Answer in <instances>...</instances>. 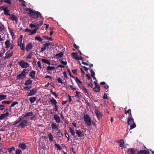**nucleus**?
<instances>
[{
	"mask_svg": "<svg viewBox=\"0 0 154 154\" xmlns=\"http://www.w3.org/2000/svg\"><path fill=\"white\" fill-rule=\"evenodd\" d=\"M74 79H75V81H76V82L78 84V85L79 83L81 84H82V81L80 80L77 77H75V78Z\"/></svg>",
	"mask_w": 154,
	"mask_h": 154,
	"instance_id": "38",
	"label": "nucleus"
},
{
	"mask_svg": "<svg viewBox=\"0 0 154 154\" xmlns=\"http://www.w3.org/2000/svg\"><path fill=\"white\" fill-rule=\"evenodd\" d=\"M9 32L10 33L11 35L13 36L14 35V30L12 29H9Z\"/></svg>",
	"mask_w": 154,
	"mask_h": 154,
	"instance_id": "60",
	"label": "nucleus"
},
{
	"mask_svg": "<svg viewBox=\"0 0 154 154\" xmlns=\"http://www.w3.org/2000/svg\"><path fill=\"white\" fill-rule=\"evenodd\" d=\"M19 64L22 68H27L29 65L28 63L24 61L23 60H22L19 62Z\"/></svg>",
	"mask_w": 154,
	"mask_h": 154,
	"instance_id": "6",
	"label": "nucleus"
},
{
	"mask_svg": "<svg viewBox=\"0 0 154 154\" xmlns=\"http://www.w3.org/2000/svg\"><path fill=\"white\" fill-rule=\"evenodd\" d=\"M23 37V36L22 35H21L20 36L18 39L17 42L18 46L20 47L22 50L24 51L26 50V49L24 46V44L23 43L22 44Z\"/></svg>",
	"mask_w": 154,
	"mask_h": 154,
	"instance_id": "4",
	"label": "nucleus"
},
{
	"mask_svg": "<svg viewBox=\"0 0 154 154\" xmlns=\"http://www.w3.org/2000/svg\"><path fill=\"white\" fill-rule=\"evenodd\" d=\"M5 3H7L8 4L10 5L11 3V0H5Z\"/></svg>",
	"mask_w": 154,
	"mask_h": 154,
	"instance_id": "63",
	"label": "nucleus"
},
{
	"mask_svg": "<svg viewBox=\"0 0 154 154\" xmlns=\"http://www.w3.org/2000/svg\"><path fill=\"white\" fill-rule=\"evenodd\" d=\"M65 137L68 139L67 140L69 141L70 139L69 134L68 133H67V131L66 130H65Z\"/></svg>",
	"mask_w": 154,
	"mask_h": 154,
	"instance_id": "43",
	"label": "nucleus"
},
{
	"mask_svg": "<svg viewBox=\"0 0 154 154\" xmlns=\"http://www.w3.org/2000/svg\"><path fill=\"white\" fill-rule=\"evenodd\" d=\"M32 82V81L31 79H28L25 81L24 83L25 85H29L30 84H31Z\"/></svg>",
	"mask_w": 154,
	"mask_h": 154,
	"instance_id": "28",
	"label": "nucleus"
},
{
	"mask_svg": "<svg viewBox=\"0 0 154 154\" xmlns=\"http://www.w3.org/2000/svg\"><path fill=\"white\" fill-rule=\"evenodd\" d=\"M31 88H32V86H26L24 87L23 88L26 91V90H28L31 89Z\"/></svg>",
	"mask_w": 154,
	"mask_h": 154,
	"instance_id": "53",
	"label": "nucleus"
},
{
	"mask_svg": "<svg viewBox=\"0 0 154 154\" xmlns=\"http://www.w3.org/2000/svg\"><path fill=\"white\" fill-rule=\"evenodd\" d=\"M83 119L85 124L88 126H90L92 124V120L90 116L87 114H84L83 116Z\"/></svg>",
	"mask_w": 154,
	"mask_h": 154,
	"instance_id": "2",
	"label": "nucleus"
},
{
	"mask_svg": "<svg viewBox=\"0 0 154 154\" xmlns=\"http://www.w3.org/2000/svg\"><path fill=\"white\" fill-rule=\"evenodd\" d=\"M90 71L91 73V77H93V76H94L95 75V73L94 71L93 70L91 69H90Z\"/></svg>",
	"mask_w": 154,
	"mask_h": 154,
	"instance_id": "50",
	"label": "nucleus"
},
{
	"mask_svg": "<svg viewBox=\"0 0 154 154\" xmlns=\"http://www.w3.org/2000/svg\"><path fill=\"white\" fill-rule=\"evenodd\" d=\"M28 123V121L26 119H25L22 121L20 123L19 125L17 127L19 128H24L26 126V125Z\"/></svg>",
	"mask_w": 154,
	"mask_h": 154,
	"instance_id": "7",
	"label": "nucleus"
},
{
	"mask_svg": "<svg viewBox=\"0 0 154 154\" xmlns=\"http://www.w3.org/2000/svg\"><path fill=\"white\" fill-rule=\"evenodd\" d=\"M55 69L54 66H48L47 68V69L48 71H50L52 70H54Z\"/></svg>",
	"mask_w": 154,
	"mask_h": 154,
	"instance_id": "45",
	"label": "nucleus"
},
{
	"mask_svg": "<svg viewBox=\"0 0 154 154\" xmlns=\"http://www.w3.org/2000/svg\"><path fill=\"white\" fill-rule=\"evenodd\" d=\"M18 146L20 148L24 150L26 148V146L25 143L22 142L19 144Z\"/></svg>",
	"mask_w": 154,
	"mask_h": 154,
	"instance_id": "15",
	"label": "nucleus"
},
{
	"mask_svg": "<svg viewBox=\"0 0 154 154\" xmlns=\"http://www.w3.org/2000/svg\"><path fill=\"white\" fill-rule=\"evenodd\" d=\"M54 119L55 120L56 122L57 123L61 122L60 119L58 115L55 114L54 116Z\"/></svg>",
	"mask_w": 154,
	"mask_h": 154,
	"instance_id": "11",
	"label": "nucleus"
},
{
	"mask_svg": "<svg viewBox=\"0 0 154 154\" xmlns=\"http://www.w3.org/2000/svg\"><path fill=\"white\" fill-rule=\"evenodd\" d=\"M63 55V53L62 52H60L58 54H57L55 55V57L57 59L61 58Z\"/></svg>",
	"mask_w": 154,
	"mask_h": 154,
	"instance_id": "25",
	"label": "nucleus"
},
{
	"mask_svg": "<svg viewBox=\"0 0 154 154\" xmlns=\"http://www.w3.org/2000/svg\"><path fill=\"white\" fill-rule=\"evenodd\" d=\"M71 56L72 57L77 60L78 58L77 53L76 52H72L71 53Z\"/></svg>",
	"mask_w": 154,
	"mask_h": 154,
	"instance_id": "31",
	"label": "nucleus"
},
{
	"mask_svg": "<svg viewBox=\"0 0 154 154\" xmlns=\"http://www.w3.org/2000/svg\"><path fill=\"white\" fill-rule=\"evenodd\" d=\"M38 24L37 23H35L34 24H31L30 26L32 28H35L37 27L38 26Z\"/></svg>",
	"mask_w": 154,
	"mask_h": 154,
	"instance_id": "42",
	"label": "nucleus"
},
{
	"mask_svg": "<svg viewBox=\"0 0 154 154\" xmlns=\"http://www.w3.org/2000/svg\"><path fill=\"white\" fill-rule=\"evenodd\" d=\"M26 11H29L28 14L32 18L36 19L40 17L41 18H42L41 14L39 11H36L30 8L26 9Z\"/></svg>",
	"mask_w": 154,
	"mask_h": 154,
	"instance_id": "1",
	"label": "nucleus"
},
{
	"mask_svg": "<svg viewBox=\"0 0 154 154\" xmlns=\"http://www.w3.org/2000/svg\"><path fill=\"white\" fill-rule=\"evenodd\" d=\"M15 148L14 147H13L11 148H9L8 149V150L9 153H11L12 151V150H15Z\"/></svg>",
	"mask_w": 154,
	"mask_h": 154,
	"instance_id": "47",
	"label": "nucleus"
},
{
	"mask_svg": "<svg viewBox=\"0 0 154 154\" xmlns=\"http://www.w3.org/2000/svg\"><path fill=\"white\" fill-rule=\"evenodd\" d=\"M49 100L54 105H56L57 104V102L56 100L52 97V98H49Z\"/></svg>",
	"mask_w": 154,
	"mask_h": 154,
	"instance_id": "24",
	"label": "nucleus"
},
{
	"mask_svg": "<svg viewBox=\"0 0 154 154\" xmlns=\"http://www.w3.org/2000/svg\"><path fill=\"white\" fill-rule=\"evenodd\" d=\"M54 145L57 147V149L59 150H62V148L59 144L56 143L54 144Z\"/></svg>",
	"mask_w": 154,
	"mask_h": 154,
	"instance_id": "40",
	"label": "nucleus"
},
{
	"mask_svg": "<svg viewBox=\"0 0 154 154\" xmlns=\"http://www.w3.org/2000/svg\"><path fill=\"white\" fill-rule=\"evenodd\" d=\"M10 20H14L16 22H17L18 18L14 15L11 14L10 16Z\"/></svg>",
	"mask_w": 154,
	"mask_h": 154,
	"instance_id": "21",
	"label": "nucleus"
},
{
	"mask_svg": "<svg viewBox=\"0 0 154 154\" xmlns=\"http://www.w3.org/2000/svg\"><path fill=\"white\" fill-rule=\"evenodd\" d=\"M5 45L6 46V48H9L10 46V43L9 40H7L5 42Z\"/></svg>",
	"mask_w": 154,
	"mask_h": 154,
	"instance_id": "29",
	"label": "nucleus"
},
{
	"mask_svg": "<svg viewBox=\"0 0 154 154\" xmlns=\"http://www.w3.org/2000/svg\"><path fill=\"white\" fill-rule=\"evenodd\" d=\"M35 40H38L39 42H42V38L38 35H37L35 37Z\"/></svg>",
	"mask_w": 154,
	"mask_h": 154,
	"instance_id": "33",
	"label": "nucleus"
},
{
	"mask_svg": "<svg viewBox=\"0 0 154 154\" xmlns=\"http://www.w3.org/2000/svg\"><path fill=\"white\" fill-rule=\"evenodd\" d=\"M131 124L133 123V124L131 126L130 128V130L132 129L135 127H136V125L135 123L134 122V121L133 122H131Z\"/></svg>",
	"mask_w": 154,
	"mask_h": 154,
	"instance_id": "36",
	"label": "nucleus"
},
{
	"mask_svg": "<svg viewBox=\"0 0 154 154\" xmlns=\"http://www.w3.org/2000/svg\"><path fill=\"white\" fill-rule=\"evenodd\" d=\"M69 131L71 134L73 136L75 135V132L74 130H73L71 127L69 128Z\"/></svg>",
	"mask_w": 154,
	"mask_h": 154,
	"instance_id": "44",
	"label": "nucleus"
},
{
	"mask_svg": "<svg viewBox=\"0 0 154 154\" xmlns=\"http://www.w3.org/2000/svg\"><path fill=\"white\" fill-rule=\"evenodd\" d=\"M59 61L60 63L62 64H63L64 65H66L67 64V63L66 61L65 62L63 60H60Z\"/></svg>",
	"mask_w": 154,
	"mask_h": 154,
	"instance_id": "54",
	"label": "nucleus"
},
{
	"mask_svg": "<svg viewBox=\"0 0 154 154\" xmlns=\"http://www.w3.org/2000/svg\"><path fill=\"white\" fill-rule=\"evenodd\" d=\"M149 151L146 150H140L138 152L137 154H149Z\"/></svg>",
	"mask_w": 154,
	"mask_h": 154,
	"instance_id": "13",
	"label": "nucleus"
},
{
	"mask_svg": "<svg viewBox=\"0 0 154 154\" xmlns=\"http://www.w3.org/2000/svg\"><path fill=\"white\" fill-rule=\"evenodd\" d=\"M92 80H91V81L90 82L89 84L88 85V86H90L91 88H92L93 87V84L92 83Z\"/></svg>",
	"mask_w": 154,
	"mask_h": 154,
	"instance_id": "62",
	"label": "nucleus"
},
{
	"mask_svg": "<svg viewBox=\"0 0 154 154\" xmlns=\"http://www.w3.org/2000/svg\"><path fill=\"white\" fill-rule=\"evenodd\" d=\"M39 28V26H38L37 28L33 30L31 29L30 32H29V35H33L36 32L38 28Z\"/></svg>",
	"mask_w": 154,
	"mask_h": 154,
	"instance_id": "22",
	"label": "nucleus"
},
{
	"mask_svg": "<svg viewBox=\"0 0 154 154\" xmlns=\"http://www.w3.org/2000/svg\"><path fill=\"white\" fill-rule=\"evenodd\" d=\"M5 29L4 26L3 25H0V31L2 32V30Z\"/></svg>",
	"mask_w": 154,
	"mask_h": 154,
	"instance_id": "55",
	"label": "nucleus"
},
{
	"mask_svg": "<svg viewBox=\"0 0 154 154\" xmlns=\"http://www.w3.org/2000/svg\"><path fill=\"white\" fill-rule=\"evenodd\" d=\"M95 113L97 119L101 118L103 116V114L100 112L97 109H96L95 111Z\"/></svg>",
	"mask_w": 154,
	"mask_h": 154,
	"instance_id": "10",
	"label": "nucleus"
},
{
	"mask_svg": "<svg viewBox=\"0 0 154 154\" xmlns=\"http://www.w3.org/2000/svg\"><path fill=\"white\" fill-rule=\"evenodd\" d=\"M76 93L75 95V97L77 98H79L81 96V95L79 94L78 91H76L75 92Z\"/></svg>",
	"mask_w": 154,
	"mask_h": 154,
	"instance_id": "46",
	"label": "nucleus"
},
{
	"mask_svg": "<svg viewBox=\"0 0 154 154\" xmlns=\"http://www.w3.org/2000/svg\"><path fill=\"white\" fill-rule=\"evenodd\" d=\"M76 134L79 137H82V131L80 129L76 130Z\"/></svg>",
	"mask_w": 154,
	"mask_h": 154,
	"instance_id": "16",
	"label": "nucleus"
},
{
	"mask_svg": "<svg viewBox=\"0 0 154 154\" xmlns=\"http://www.w3.org/2000/svg\"><path fill=\"white\" fill-rule=\"evenodd\" d=\"M9 115V113L8 112H7L5 113L2 114L0 116V119H3Z\"/></svg>",
	"mask_w": 154,
	"mask_h": 154,
	"instance_id": "20",
	"label": "nucleus"
},
{
	"mask_svg": "<svg viewBox=\"0 0 154 154\" xmlns=\"http://www.w3.org/2000/svg\"><path fill=\"white\" fill-rule=\"evenodd\" d=\"M130 112H131V109H129L125 112V113L126 114H127L128 113L129 114V113H130Z\"/></svg>",
	"mask_w": 154,
	"mask_h": 154,
	"instance_id": "61",
	"label": "nucleus"
},
{
	"mask_svg": "<svg viewBox=\"0 0 154 154\" xmlns=\"http://www.w3.org/2000/svg\"><path fill=\"white\" fill-rule=\"evenodd\" d=\"M6 97V95L3 94L0 95V101L5 99Z\"/></svg>",
	"mask_w": 154,
	"mask_h": 154,
	"instance_id": "41",
	"label": "nucleus"
},
{
	"mask_svg": "<svg viewBox=\"0 0 154 154\" xmlns=\"http://www.w3.org/2000/svg\"><path fill=\"white\" fill-rule=\"evenodd\" d=\"M57 81L58 82L62 84L63 83V82H62V79H61L60 77H59L57 79Z\"/></svg>",
	"mask_w": 154,
	"mask_h": 154,
	"instance_id": "58",
	"label": "nucleus"
},
{
	"mask_svg": "<svg viewBox=\"0 0 154 154\" xmlns=\"http://www.w3.org/2000/svg\"><path fill=\"white\" fill-rule=\"evenodd\" d=\"M42 61L44 63L47 64L48 65H50L51 63L49 60H47L46 59H42Z\"/></svg>",
	"mask_w": 154,
	"mask_h": 154,
	"instance_id": "27",
	"label": "nucleus"
},
{
	"mask_svg": "<svg viewBox=\"0 0 154 154\" xmlns=\"http://www.w3.org/2000/svg\"><path fill=\"white\" fill-rule=\"evenodd\" d=\"M37 92L36 88H34L32 90H29L27 93V97L35 95Z\"/></svg>",
	"mask_w": 154,
	"mask_h": 154,
	"instance_id": "5",
	"label": "nucleus"
},
{
	"mask_svg": "<svg viewBox=\"0 0 154 154\" xmlns=\"http://www.w3.org/2000/svg\"><path fill=\"white\" fill-rule=\"evenodd\" d=\"M36 73V72L34 70H32L29 74L30 76L32 79H35V75Z\"/></svg>",
	"mask_w": 154,
	"mask_h": 154,
	"instance_id": "17",
	"label": "nucleus"
},
{
	"mask_svg": "<svg viewBox=\"0 0 154 154\" xmlns=\"http://www.w3.org/2000/svg\"><path fill=\"white\" fill-rule=\"evenodd\" d=\"M20 122H21V121H20V119H18L14 122V124H13V125H14L20 123Z\"/></svg>",
	"mask_w": 154,
	"mask_h": 154,
	"instance_id": "56",
	"label": "nucleus"
},
{
	"mask_svg": "<svg viewBox=\"0 0 154 154\" xmlns=\"http://www.w3.org/2000/svg\"><path fill=\"white\" fill-rule=\"evenodd\" d=\"M134 119L132 117V116L131 112L129 113L128 115V117L127 119V123L128 125H129L131 124V122H134Z\"/></svg>",
	"mask_w": 154,
	"mask_h": 154,
	"instance_id": "8",
	"label": "nucleus"
},
{
	"mask_svg": "<svg viewBox=\"0 0 154 154\" xmlns=\"http://www.w3.org/2000/svg\"><path fill=\"white\" fill-rule=\"evenodd\" d=\"M32 53L31 52H30V53L26 57V59H31L32 58Z\"/></svg>",
	"mask_w": 154,
	"mask_h": 154,
	"instance_id": "59",
	"label": "nucleus"
},
{
	"mask_svg": "<svg viewBox=\"0 0 154 154\" xmlns=\"http://www.w3.org/2000/svg\"><path fill=\"white\" fill-rule=\"evenodd\" d=\"M54 110L56 111L57 112H58V106L57 105H54Z\"/></svg>",
	"mask_w": 154,
	"mask_h": 154,
	"instance_id": "64",
	"label": "nucleus"
},
{
	"mask_svg": "<svg viewBox=\"0 0 154 154\" xmlns=\"http://www.w3.org/2000/svg\"><path fill=\"white\" fill-rule=\"evenodd\" d=\"M69 86L70 88H71L72 90H76V89L75 88V86H73L72 85H69Z\"/></svg>",
	"mask_w": 154,
	"mask_h": 154,
	"instance_id": "57",
	"label": "nucleus"
},
{
	"mask_svg": "<svg viewBox=\"0 0 154 154\" xmlns=\"http://www.w3.org/2000/svg\"><path fill=\"white\" fill-rule=\"evenodd\" d=\"M2 10L4 11V14L5 15H10V12L9 10L7 9V7H5V8L4 9H2Z\"/></svg>",
	"mask_w": 154,
	"mask_h": 154,
	"instance_id": "14",
	"label": "nucleus"
},
{
	"mask_svg": "<svg viewBox=\"0 0 154 154\" xmlns=\"http://www.w3.org/2000/svg\"><path fill=\"white\" fill-rule=\"evenodd\" d=\"M128 150L130 151L131 154H137L134 149L133 148H130Z\"/></svg>",
	"mask_w": 154,
	"mask_h": 154,
	"instance_id": "30",
	"label": "nucleus"
},
{
	"mask_svg": "<svg viewBox=\"0 0 154 154\" xmlns=\"http://www.w3.org/2000/svg\"><path fill=\"white\" fill-rule=\"evenodd\" d=\"M28 70L26 69H23L21 73L17 75L16 77L17 79H24L28 73Z\"/></svg>",
	"mask_w": 154,
	"mask_h": 154,
	"instance_id": "3",
	"label": "nucleus"
},
{
	"mask_svg": "<svg viewBox=\"0 0 154 154\" xmlns=\"http://www.w3.org/2000/svg\"><path fill=\"white\" fill-rule=\"evenodd\" d=\"M48 137L49 138V140L51 142H53L54 141L53 140V136L51 133H50L48 134Z\"/></svg>",
	"mask_w": 154,
	"mask_h": 154,
	"instance_id": "32",
	"label": "nucleus"
},
{
	"mask_svg": "<svg viewBox=\"0 0 154 154\" xmlns=\"http://www.w3.org/2000/svg\"><path fill=\"white\" fill-rule=\"evenodd\" d=\"M12 101H11L10 100L8 101H3L2 102V104H5V103H7L8 104H9L11 103Z\"/></svg>",
	"mask_w": 154,
	"mask_h": 154,
	"instance_id": "48",
	"label": "nucleus"
},
{
	"mask_svg": "<svg viewBox=\"0 0 154 154\" xmlns=\"http://www.w3.org/2000/svg\"><path fill=\"white\" fill-rule=\"evenodd\" d=\"M43 38L45 39H47V40H49L50 41H52L53 39L51 37H48L47 35H43Z\"/></svg>",
	"mask_w": 154,
	"mask_h": 154,
	"instance_id": "37",
	"label": "nucleus"
},
{
	"mask_svg": "<svg viewBox=\"0 0 154 154\" xmlns=\"http://www.w3.org/2000/svg\"><path fill=\"white\" fill-rule=\"evenodd\" d=\"M58 131V133H57V135L59 137H63V134L60 130V129H59L58 130H57Z\"/></svg>",
	"mask_w": 154,
	"mask_h": 154,
	"instance_id": "35",
	"label": "nucleus"
},
{
	"mask_svg": "<svg viewBox=\"0 0 154 154\" xmlns=\"http://www.w3.org/2000/svg\"><path fill=\"white\" fill-rule=\"evenodd\" d=\"M33 47V45L31 43H28L26 45V49L27 51H29V50L31 49Z\"/></svg>",
	"mask_w": 154,
	"mask_h": 154,
	"instance_id": "19",
	"label": "nucleus"
},
{
	"mask_svg": "<svg viewBox=\"0 0 154 154\" xmlns=\"http://www.w3.org/2000/svg\"><path fill=\"white\" fill-rule=\"evenodd\" d=\"M116 142L117 143H119L120 144L119 145V146L122 148L123 147H124V140L122 139L119 140H117L116 141Z\"/></svg>",
	"mask_w": 154,
	"mask_h": 154,
	"instance_id": "12",
	"label": "nucleus"
},
{
	"mask_svg": "<svg viewBox=\"0 0 154 154\" xmlns=\"http://www.w3.org/2000/svg\"><path fill=\"white\" fill-rule=\"evenodd\" d=\"M36 97H31L29 98V100L32 103H34L36 100Z\"/></svg>",
	"mask_w": 154,
	"mask_h": 154,
	"instance_id": "23",
	"label": "nucleus"
},
{
	"mask_svg": "<svg viewBox=\"0 0 154 154\" xmlns=\"http://www.w3.org/2000/svg\"><path fill=\"white\" fill-rule=\"evenodd\" d=\"M95 87L93 89V91L95 92H97L100 90V86L97 84V82L94 81Z\"/></svg>",
	"mask_w": 154,
	"mask_h": 154,
	"instance_id": "9",
	"label": "nucleus"
},
{
	"mask_svg": "<svg viewBox=\"0 0 154 154\" xmlns=\"http://www.w3.org/2000/svg\"><path fill=\"white\" fill-rule=\"evenodd\" d=\"M13 52H11L10 53H9L7 54L6 56L5 57V58L8 59L11 57L13 55Z\"/></svg>",
	"mask_w": 154,
	"mask_h": 154,
	"instance_id": "39",
	"label": "nucleus"
},
{
	"mask_svg": "<svg viewBox=\"0 0 154 154\" xmlns=\"http://www.w3.org/2000/svg\"><path fill=\"white\" fill-rule=\"evenodd\" d=\"M82 89L86 95L87 96L89 95V92L88 91L87 89L84 87L83 86Z\"/></svg>",
	"mask_w": 154,
	"mask_h": 154,
	"instance_id": "26",
	"label": "nucleus"
},
{
	"mask_svg": "<svg viewBox=\"0 0 154 154\" xmlns=\"http://www.w3.org/2000/svg\"><path fill=\"white\" fill-rule=\"evenodd\" d=\"M67 70L68 72L69 73V75L71 77H72V78H75V77H74L72 75L71 72H70V69H69V68H68L67 69Z\"/></svg>",
	"mask_w": 154,
	"mask_h": 154,
	"instance_id": "51",
	"label": "nucleus"
},
{
	"mask_svg": "<svg viewBox=\"0 0 154 154\" xmlns=\"http://www.w3.org/2000/svg\"><path fill=\"white\" fill-rule=\"evenodd\" d=\"M33 115V112H30L27 113L25 115L24 117L26 118L28 117L32 116Z\"/></svg>",
	"mask_w": 154,
	"mask_h": 154,
	"instance_id": "34",
	"label": "nucleus"
},
{
	"mask_svg": "<svg viewBox=\"0 0 154 154\" xmlns=\"http://www.w3.org/2000/svg\"><path fill=\"white\" fill-rule=\"evenodd\" d=\"M22 151L20 149H17L15 152V154H21Z\"/></svg>",
	"mask_w": 154,
	"mask_h": 154,
	"instance_id": "49",
	"label": "nucleus"
},
{
	"mask_svg": "<svg viewBox=\"0 0 154 154\" xmlns=\"http://www.w3.org/2000/svg\"><path fill=\"white\" fill-rule=\"evenodd\" d=\"M51 125V128L53 130H58L60 129L58 126V125H56L54 123L52 124Z\"/></svg>",
	"mask_w": 154,
	"mask_h": 154,
	"instance_id": "18",
	"label": "nucleus"
},
{
	"mask_svg": "<svg viewBox=\"0 0 154 154\" xmlns=\"http://www.w3.org/2000/svg\"><path fill=\"white\" fill-rule=\"evenodd\" d=\"M18 104V102L17 101H14L13 102V103L11 104V107H12L14 106L15 105Z\"/></svg>",
	"mask_w": 154,
	"mask_h": 154,
	"instance_id": "52",
	"label": "nucleus"
}]
</instances>
